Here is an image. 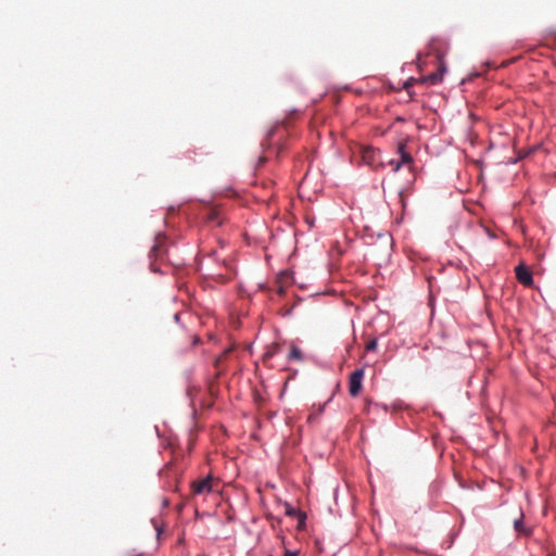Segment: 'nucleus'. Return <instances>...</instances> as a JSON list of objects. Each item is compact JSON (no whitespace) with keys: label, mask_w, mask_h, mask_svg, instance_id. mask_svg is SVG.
<instances>
[{"label":"nucleus","mask_w":556,"mask_h":556,"mask_svg":"<svg viewBox=\"0 0 556 556\" xmlns=\"http://www.w3.org/2000/svg\"><path fill=\"white\" fill-rule=\"evenodd\" d=\"M515 273L517 280L525 287H531L533 285L532 273L525 264H519L516 267Z\"/></svg>","instance_id":"20e7f679"},{"label":"nucleus","mask_w":556,"mask_h":556,"mask_svg":"<svg viewBox=\"0 0 556 556\" xmlns=\"http://www.w3.org/2000/svg\"><path fill=\"white\" fill-rule=\"evenodd\" d=\"M191 489L193 494H206L210 493L213 490L212 486V478L206 477L204 479L193 481L191 483Z\"/></svg>","instance_id":"39448f33"},{"label":"nucleus","mask_w":556,"mask_h":556,"mask_svg":"<svg viewBox=\"0 0 556 556\" xmlns=\"http://www.w3.org/2000/svg\"><path fill=\"white\" fill-rule=\"evenodd\" d=\"M277 291H278V293H279V294H282V293L285 292L283 287H282V286H279V288H278V290H277Z\"/></svg>","instance_id":"f3484780"},{"label":"nucleus","mask_w":556,"mask_h":556,"mask_svg":"<svg viewBox=\"0 0 556 556\" xmlns=\"http://www.w3.org/2000/svg\"><path fill=\"white\" fill-rule=\"evenodd\" d=\"M288 278H289V275H288V274H282V275L279 277V280L288 279Z\"/></svg>","instance_id":"dca6fc26"},{"label":"nucleus","mask_w":556,"mask_h":556,"mask_svg":"<svg viewBox=\"0 0 556 556\" xmlns=\"http://www.w3.org/2000/svg\"><path fill=\"white\" fill-rule=\"evenodd\" d=\"M165 236L164 235H157L155 238V242L150 251V257L159 258L163 255L165 252Z\"/></svg>","instance_id":"0eeeda50"},{"label":"nucleus","mask_w":556,"mask_h":556,"mask_svg":"<svg viewBox=\"0 0 556 556\" xmlns=\"http://www.w3.org/2000/svg\"><path fill=\"white\" fill-rule=\"evenodd\" d=\"M285 508H286V515L293 517V518H298L300 525L305 523L306 515L304 513H302L301 510L296 509L295 507L291 506L288 503L285 504Z\"/></svg>","instance_id":"1a4fd4ad"},{"label":"nucleus","mask_w":556,"mask_h":556,"mask_svg":"<svg viewBox=\"0 0 556 556\" xmlns=\"http://www.w3.org/2000/svg\"><path fill=\"white\" fill-rule=\"evenodd\" d=\"M266 160H267V157H266V156H261V157H260V160H258V163H260V164H263V163H265V162H266Z\"/></svg>","instance_id":"2eb2a0df"},{"label":"nucleus","mask_w":556,"mask_h":556,"mask_svg":"<svg viewBox=\"0 0 556 556\" xmlns=\"http://www.w3.org/2000/svg\"><path fill=\"white\" fill-rule=\"evenodd\" d=\"M445 68L443 66L440 67V70L435 73L429 74L425 76L421 81L429 85H437L443 79Z\"/></svg>","instance_id":"6e6552de"},{"label":"nucleus","mask_w":556,"mask_h":556,"mask_svg":"<svg viewBox=\"0 0 556 556\" xmlns=\"http://www.w3.org/2000/svg\"><path fill=\"white\" fill-rule=\"evenodd\" d=\"M414 83H415V80H414V79H410V80L406 81V83L404 84V88L408 91V90H409V88L413 86V84H414Z\"/></svg>","instance_id":"ddd939ff"},{"label":"nucleus","mask_w":556,"mask_h":556,"mask_svg":"<svg viewBox=\"0 0 556 556\" xmlns=\"http://www.w3.org/2000/svg\"><path fill=\"white\" fill-rule=\"evenodd\" d=\"M174 317H175V320H176V321H179L180 314L176 313Z\"/></svg>","instance_id":"a211bd4d"},{"label":"nucleus","mask_w":556,"mask_h":556,"mask_svg":"<svg viewBox=\"0 0 556 556\" xmlns=\"http://www.w3.org/2000/svg\"><path fill=\"white\" fill-rule=\"evenodd\" d=\"M289 359L302 361V352L299 348L292 346L289 353Z\"/></svg>","instance_id":"9d476101"},{"label":"nucleus","mask_w":556,"mask_h":556,"mask_svg":"<svg viewBox=\"0 0 556 556\" xmlns=\"http://www.w3.org/2000/svg\"><path fill=\"white\" fill-rule=\"evenodd\" d=\"M365 371L363 368L354 370L350 375L349 379V393L351 396L355 397L359 394L363 387Z\"/></svg>","instance_id":"f03ea898"},{"label":"nucleus","mask_w":556,"mask_h":556,"mask_svg":"<svg viewBox=\"0 0 556 556\" xmlns=\"http://www.w3.org/2000/svg\"><path fill=\"white\" fill-rule=\"evenodd\" d=\"M399 153L401 155V161L400 162H394V161L390 162V165L393 166V172H395V173L401 168V166L403 164H412L413 163L412 155L405 151L404 142H401L399 144Z\"/></svg>","instance_id":"423d86ee"},{"label":"nucleus","mask_w":556,"mask_h":556,"mask_svg":"<svg viewBox=\"0 0 556 556\" xmlns=\"http://www.w3.org/2000/svg\"><path fill=\"white\" fill-rule=\"evenodd\" d=\"M203 214H204V216H203L204 219L208 224L220 226L224 223V217L222 215V211L217 206H207V207H205V212Z\"/></svg>","instance_id":"7ed1b4c3"},{"label":"nucleus","mask_w":556,"mask_h":556,"mask_svg":"<svg viewBox=\"0 0 556 556\" xmlns=\"http://www.w3.org/2000/svg\"><path fill=\"white\" fill-rule=\"evenodd\" d=\"M361 157L362 162L368 165L372 169H378L383 166L381 161L380 151L371 148V147H362L361 148Z\"/></svg>","instance_id":"f257e3e1"},{"label":"nucleus","mask_w":556,"mask_h":556,"mask_svg":"<svg viewBox=\"0 0 556 556\" xmlns=\"http://www.w3.org/2000/svg\"><path fill=\"white\" fill-rule=\"evenodd\" d=\"M514 528L517 532L527 533V531L523 529L522 516L514 521Z\"/></svg>","instance_id":"9b49d317"},{"label":"nucleus","mask_w":556,"mask_h":556,"mask_svg":"<svg viewBox=\"0 0 556 556\" xmlns=\"http://www.w3.org/2000/svg\"><path fill=\"white\" fill-rule=\"evenodd\" d=\"M282 556H298V552L285 551Z\"/></svg>","instance_id":"4468645a"},{"label":"nucleus","mask_w":556,"mask_h":556,"mask_svg":"<svg viewBox=\"0 0 556 556\" xmlns=\"http://www.w3.org/2000/svg\"><path fill=\"white\" fill-rule=\"evenodd\" d=\"M376 349H377V340L376 339H371L370 341L367 342V344H366L367 352L375 351Z\"/></svg>","instance_id":"f8f14e48"}]
</instances>
